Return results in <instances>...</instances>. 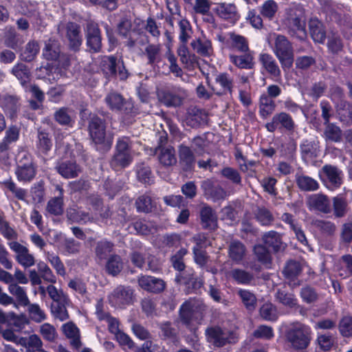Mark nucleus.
<instances>
[{
	"label": "nucleus",
	"instance_id": "nucleus-1",
	"mask_svg": "<svg viewBox=\"0 0 352 352\" xmlns=\"http://www.w3.org/2000/svg\"><path fill=\"white\" fill-rule=\"evenodd\" d=\"M267 41L283 67H290L294 61L291 44L285 36L276 33L270 34Z\"/></svg>",
	"mask_w": 352,
	"mask_h": 352
},
{
	"label": "nucleus",
	"instance_id": "nucleus-2",
	"mask_svg": "<svg viewBox=\"0 0 352 352\" xmlns=\"http://www.w3.org/2000/svg\"><path fill=\"white\" fill-rule=\"evenodd\" d=\"M15 174L21 182H30L35 177L36 168L29 153L25 151L19 153Z\"/></svg>",
	"mask_w": 352,
	"mask_h": 352
},
{
	"label": "nucleus",
	"instance_id": "nucleus-3",
	"mask_svg": "<svg viewBox=\"0 0 352 352\" xmlns=\"http://www.w3.org/2000/svg\"><path fill=\"white\" fill-rule=\"evenodd\" d=\"M133 151L129 140L126 138L120 139L116 145V152L111 160L113 168H121L129 166L133 160Z\"/></svg>",
	"mask_w": 352,
	"mask_h": 352
},
{
	"label": "nucleus",
	"instance_id": "nucleus-4",
	"mask_svg": "<svg viewBox=\"0 0 352 352\" xmlns=\"http://www.w3.org/2000/svg\"><path fill=\"white\" fill-rule=\"evenodd\" d=\"M202 305L201 302L195 300L185 302L180 308V318L182 321L190 329L198 323V319L201 316Z\"/></svg>",
	"mask_w": 352,
	"mask_h": 352
},
{
	"label": "nucleus",
	"instance_id": "nucleus-5",
	"mask_svg": "<svg viewBox=\"0 0 352 352\" xmlns=\"http://www.w3.org/2000/svg\"><path fill=\"white\" fill-rule=\"evenodd\" d=\"M309 329L302 324L296 323L289 329L287 333V340L293 348L304 349L309 344Z\"/></svg>",
	"mask_w": 352,
	"mask_h": 352
},
{
	"label": "nucleus",
	"instance_id": "nucleus-6",
	"mask_svg": "<svg viewBox=\"0 0 352 352\" xmlns=\"http://www.w3.org/2000/svg\"><path fill=\"white\" fill-rule=\"evenodd\" d=\"M319 175L324 185L331 190L338 188L342 184V172L336 166H324Z\"/></svg>",
	"mask_w": 352,
	"mask_h": 352
},
{
	"label": "nucleus",
	"instance_id": "nucleus-7",
	"mask_svg": "<svg viewBox=\"0 0 352 352\" xmlns=\"http://www.w3.org/2000/svg\"><path fill=\"white\" fill-rule=\"evenodd\" d=\"M306 16L305 10L301 8L296 9L294 14H290L289 23L292 30L296 34V36L302 40L306 38L307 32L305 30Z\"/></svg>",
	"mask_w": 352,
	"mask_h": 352
},
{
	"label": "nucleus",
	"instance_id": "nucleus-8",
	"mask_svg": "<svg viewBox=\"0 0 352 352\" xmlns=\"http://www.w3.org/2000/svg\"><path fill=\"white\" fill-rule=\"evenodd\" d=\"M208 340L216 346H223L227 342H234L237 338L236 333L222 331L219 327L206 331Z\"/></svg>",
	"mask_w": 352,
	"mask_h": 352
},
{
	"label": "nucleus",
	"instance_id": "nucleus-9",
	"mask_svg": "<svg viewBox=\"0 0 352 352\" xmlns=\"http://www.w3.org/2000/svg\"><path fill=\"white\" fill-rule=\"evenodd\" d=\"M89 134L96 144L109 146L111 142L106 138L105 126L98 118H93L89 122Z\"/></svg>",
	"mask_w": 352,
	"mask_h": 352
},
{
	"label": "nucleus",
	"instance_id": "nucleus-10",
	"mask_svg": "<svg viewBox=\"0 0 352 352\" xmlns=\"http://www.w3.org/2000/svg\"><path fill=\"white\" fill-rule=\"evenodd\" d=\"M58 32L60 34H66L69 45L73 49H77L82 43V38L80 35L79 27L78 25L69 23H61L58 26Z\"/></svg>",
	"mask_w": 352,
	"mask_h": 352
},
{
	"label": "nucleus",
	"instance_id": "nucleus-11",
	"mask_svg": "<svg viewBox=\"0 0 352 352\" xmlns=\"http://www.w3.org/2000/svg\"><path fill=\"white\" fill-rule=\"evenodd\" d=\"M10 247L15 252V259L21 265L24 267H30L35 264L34 256L30 253L26 247L18 242L10 243Z\"/></svg>",
	"mask_w": 352,
	"mask_h": 352
},
{
	"label": "nucleus",
	"instance_id": "nucleus-12",
	"mask_svg": "<svg viewBox=\"0 0 352 352\" xmlns=\"http://www.w3.org/2000/svg\"><path fill=\"white\" fill-rule=\"evenodd\" d=\"M133 292L129 288L118 287L109 296L110 303L114 307H122L132 300Z\"/></svg>",
	"mask_w": 352,
	"mask_h": 352
},
{
	"label": "nucleus",
	"instance_id": "nucleus-13",
	"mask_svg": "<svg viewBox=\"0 0 352 352\" xmlns=\"http://www.w3.org/2000/svg\"><path fill=\"white\" fill-rule=\"evenodd\" d=\"M307 204L310 210H318L323 213H329L331 211L328 197L322 194H314L309 196Z\"/></svg>",
	"mask_w": 352,
	"mask_h": 352
},
{
	"label": "nucleus",
	"instance_id": "nucleus-14",
	"mask_svg": "<svg viewBox=\"0 0 352 352\" xmlns=\"http://www.w3.org/2000/svg\"><path fill=\"white\" fill-rule=\"evenodd\" d=\"M279 126L287 130H292L294 122L289 115L282 112L274 116L272 122L266 124V128L270 132L275 131Z\"/></svg>",
	"mask_w": 352,
	"mask_h": 352
},
{
	"label": "nucleus",
	"instance_id": "nucleus-15",
	"mask_svg": "<svg viewBox=\"0 0 352 352\" xmlns=\"http://www.w3.org/2000/svg\"><path fill=\"white\" fill-rule=\"evenodd\" d=\"M87 44L94 52H98L101 47L100 32L96 24L89 23L87 25Z\"/></svg>",
	"mask_w": 352,
	"mask_h": 352
},
{
	"label": "nucleus",
	"instance_id": "nucleus-16",
	"mask_svg": "<svg viewBox=\"0 0 352 352\" xmlns=\"http://www.w3.org/2000/svg\"><path fill=\"white\" fill-rule=\"evenodd\" d=\"M138 283L142 289L151 292H162L165 287L162 280L153 276H142L139 278Z\"/></svg>",
	"mask_w": 352,
	"mask_h": 352
},
{
	"label": "nucleus",
	"instance_id": "nucleus-17",
	"mask_svg": "<svg viewBox=\"0 0 352 352\" xmlns=\"http://www.w3.org/2000/svg\"><path fill=\"white\" fill-rule=\"evenodd\" d=\"M96 313L99 320H105L107 322L109 330L111 333L116 336L120 332L118 321L116 318L110 317L108 314L104 311L103 302L102 300L98 302Z\"/></svg>",
	"mask_w": 352,
	"mask_h": 352
},
{
	"label": "nucleus",
	"instance_id": "nucleus-18",
	"mask_svg": "<svg viewBox=\"0 0 352 352\" xmlns=\"http://www.w3.org/2000/svg\"><path fill=\"white\" fill-rule=\"evenodd\" d=\"M216 10L220 17L229 20L232 23L236 21L239 18L236 6L234 4L221 3L217 6Z\"/></svg>",
	"mask_w": 352,
	"mask_h": 352
},
{
	"label": "nucleus",
	"instance_id": "nucleus-19",
	"mask_svg": "<svg viewBox=\"0 0 352 352\" xmlns=\"http://www.w3.org/2000/svg\"><path fill=\"white\" fill-rule=\"evenodd\" d=\"M157 96L161 102L166 106L177 107L182 103L184 94H175L170 91H160Z\"/></svg>",
	"mask_w": 352,
	"mask_h": 352
},
{
	"label": "nucleus",
	"instance_id": "nucleus-20",
	"mask_svg": "<svg viewBox=\"0 0 352 352\" xmlns=\"http://www.w3.org/2000/svg\"><path fill=\"white\" fill-rule=\"evenodd\" d=\"M195 51L203 56H210L213 54L212 43L206 37L199 38L191 43Z\"/></svg>",
	"mask_w": 352,
	"mask_h": 352
},
{
	"label": "nucleus",
	"instance_id": "nucleus-21",
	"mask_svg": "<svg viewBox=\"0 0 352 352\" xmlns=\"http://www.w3.org/2000/svg\"><path fill=\"white\" fill-rule=\"evenodd\" d=\"M62 329L65 336L70 340L71 344L76 349L79 348L81 342L78 328L73 322H67L63 325Z\"/></svg>",
	"mask_w": 352,
	"mask_h": 352
},
{
	"label": "nucleus",
	"instance_id": "nucleus-22",
	"mask_svg": "<svg viewBox=\"0 0 352 352\" xmlns=\"http://www.w3.org/2000/svg\"><path fill=\"white\" fill-rule=\"evenodd\" d=\"M228 45L234 50L241 52H250L247 39L241 35L234 33H230L228 38Z\"/></svg>",
	"mask_w": 352,
	"mask_h": 352
},
{
	"label": "nucleus",
	"instance_id": "nucleus-23",
	"mask_svg": "<svg viewBox=\"0 0 352 352\" xmlns=\"http://www.w3.org/2000/svg\"><path fill=\"white\" fill-rule=\"evenodd\" d=\"M311 36L315 42L322 43L325 40V32L322 23L316 19H311L309 23Z\"/></svg>",
	"mask_w": 352,
	"mask_h": 352
},
{
	"label": "nucleus",
	"instance_id": "nucleus-24",
	"mask_svg": "<svg viewBox=\"0 0 352 352\" xmlns=\"http://www.w3.org/2000/svg\"><path fill=\"white\" fill-rule=\"evenodd\" d=\"M244 55H230V61L234 64L236 67L242 69H250L252 67L253 56L251 52H245Z\"/></svg>",
	"mask_w": 352,
	"mask_h": 352
},
{
	"label": "nucleus",
	"instance_id": "nucleus-25",
	"mask_svg": "<svg viewBox=\"0 0 352 352\" xmlns=\"http://www.w3.org/2000/svg\"><path fill=\"white\" fill-rule=\"evenodd\" d=\"M260 60L266 71L274 77H278L280 71L273 57L267 54H263L260 56Z\"/></svg>",
	"mask_w": 352,
	"mask_h": 352
},
{
	"label": "nucleus",
	"instance_id": "nucleus-26",
	"mask_svg": "<svg viewBox=\"0 0 352 352\" xmlns=\"http://www.w3.org/2000/svg\"><path fill=\"white\" fill-rule=\"evenodd\" d=\"M58 172L65 178H73L80 172V168L74 162H63L57 167Z\"/></svg>",
	"mask_w": 352,
	"mask_h": 352
},
{
	"label": "nucleus",
	"instance_id": "nucleus-27",
	"mask_svg": "<svg viewBox=\"0 0 352 352\" xmlns=\"http://www.w3.org/2000/svg\"><path fill=\"white\" fill-rule=\"evenodd\" d=\"M201 219L205 227L210 229H214L217 227V215L210 207H203L201 210Z\"/></svg>",
	"mask_w": 352,
	"mask_h": 352
},
{
	"label": "nucleus",
	"instance_id": "nucleus-28",
	"mask_svg": "<svg viewBox=\"0 0 352 352\" xmlns=\"http://www.w3.org/2000/svg\"><path fill=\"white\" fill-rule=\"evenodd\" d=\"M9 292L16 297L19 303L23 306L29 304V299L23 287L17 284L12 283L8 287Z\"/></svg>",
	"mask_w": 352,
	"mask_h": 352
},
{
	"label": "nucleus",
	"instance_id": "nucleus-29",
	"mask_svg": "<svg viewBox=\"0 0 352 352\" xmlns=\"http://www.w3.org/2000/svg\"><path fill=\"white\" fill-rule=\"evenodd\" d=\"M245 254L244 245L239 241H233L229 248V256L234 261H241Z\"/></svg>",
	"mask_w": 352,
	"mask_h": 352
},
{
	"label": "nucleus",
	"instance_id": "nucleus-30",
	"mask_svg": "<svg viewBox=\"0 0 352 352\" xmlns=\"http://www.w3.org/2000/svg\"><path fill=\"white\" fill-rule=\"evenodd\" d=\"M56 190L58 191V197L48 202L47 208L49 212L58 215L63 212V190L58 186H56Z\"/></svg>",
	"mask_w": 352,
	"mask_h": 352
},
{
	"label": "nucleus",
	"instance_id": "nucleus-31",
	"mask_svg": "<svg viewBox=\"0 0 352 352\" xmlns=\"http://www.w3.org/2000/svg\"><path fill=\"white\" fill-rule=\"evenodd\" d=\"M37 148L42 153H47L52 146V142L47 133L43 131H38Z\"/></svg>",
	"mask_w": 352,
	"mask_h": 352
},
{
	"label": "nucleus",
	"instance_id": "nucleus-32",
	"mask_svg": "<svg viewBox=\"0 0 352 352\" xmlns=\"http://www.w3.org/2000/svg\"><path fill=\"white\" fill-rule=\"evenodd\" d=\"M297 184L300 189L306 191L316 190L319 188V184L316 180L305 175L298 176Z\"/></svg>",
	"mask_w": 352,
	"mask_h": 352
},
{
	"label": "nucleus",
	"instance_id": "nucleus-33",
	"mask_svg": "<svg viewBox=\"0 0 352 352\" xmlns=\"http://www.w3.org/2000/svg\"><path fill=\"white\" fill-rule=\"evenodd\" d=\"M275 109L274 102L267 96L263 95L260 98V113L263 118H267Z\"/></svg>",
	"mask_w": 352,
	"mask_h": 352
},
{
	"label": "nucleus",
	"instance_id": "nucleus-34",
	"mask_svg": "<svg viewBox=\"0 0 352 352\" xmlns=\"http://www.w3.org/2000/svg\"><path fill=\"white\" fill-rule=\"evenodd\" d=\"M238 294L246 309H248L249 311H252L255 309L256 298L254 294L248 290L239 289L238 291Z\"/></svg>",
	"mask_w": 352,
	"mask_h": 352
},
{
	"label": "nucleus",
	"instance_id": "nucleus-35",
	"mask_svg": "<svg viewBox=\"0 0 352 352\" xmlns=\"http://www.w3.org/2000/svg\"><path fill=\"white\" fill-rule=\"evenodd\" d=\"M116 60L113 56H105L101 61V69L107 76H112L117 74Z\"/></svg>",
	"mask_w": 352,
	"mask_h": 352
},
{
	"label": "nucleus",
	"instance_id": "nucleus-36",
	"mask_svg": "<svg viewBox=\"0 0 352 352\" xmlns=\"http://www.w3.org/2000/svg\"><path fill=\"white\" fill-rule=\"evenodd\" d=\"M28 311L30 318L36 322H41L46 319V314L45 311L41 308L38 304H29L28 305Z\"/></svg>",
	"mask_w": 352,
	"mask_h": 352
},
{
	"label": "nucleus",
	"instance_id": "nucleus-37",
	"mask_svg": "<svg viewBox=\"0 0 352 352\" xmlns=\"http://www.w3.org/2000/svg\"><path fill=\"white\" fill-rule=\"evenodd\" d=\"M47 292L54 303L68 304L69 298L62 291L57 289L54 285H49Z\"/></svg>",
	"mask_w": 352,
	"mask_h": 352
},
{
	"label": "nucleus",
	"instance_id": "nucleus-38",
	"mask_svg": "<svg viewBox=\"0 0 352 352\" xmlns=\"http://www.w3.org/2000/svg\"><path fill=\"white\" fill-rule=\"evenodd\" d=\"M263 241L268 248H271L275 251L280 247V237L276 232L270 231L266 233L263 236Z\"/></svg>",
	"mask_w": 352,
	"mask_h": 352
},
{
	"label": "nucleus",
	"instance_id": "nucleus-39",
	"mask_svg": "<svg viewBox=\"0 0 352 352\" xmlns=\"http://www.w3.org/2000/svg\"><path fill=\"white\" fill-rule=\"evenodd\" d=\"M334 214L336 217H343L347 210V203L346 199L338 195L333 199Z\"/></svg>",
	"mask_w": 352,
	"mask_h": 352
},
{
	"label": "nucleus",
	"instance_id": "nucleus-40",
	"mask_svg": "<svg viewBox=\"0 0 352 352\" xmlns=\"http://www.w3.org/2000/svg\"><path fill=\"white\" fill-rule=\"evenodd\" d=\"M39 332L43 339L54 342L57 336V332L54 327L49 323H44L40 326Z\"/></svg>",
	"mask_w": 352,
	"mask_h": 352
},
{
	"label": "nucleus",
	"instance_id": "nucleus-41",
	"mask_svg": "<svg viewBox=\"0 0 352 352\" xmlns=\"http://www.w3.org/2000/svg\"><path fill=\"white\" fill-rule=\"evenodd\" d=\"M278 10L277 3L273 0L266 1L261 8V14L265 18L272 19Z\"/></svg>",
	"mask_w": 352,
	"mask_h": 352
},
{
	"label": "nucleus",
	"instance_id": "nucleus-42",
	"mask_svg": "<svg viewBox=\"0 0 352 352\" xmlns=\"http://www.w3.org/2000/svg\"><path fill=\"white\" fill-rule=\"evenodd\" d=\"M39 52L38 44L35 41L29 42L24 51L21 54V57L26 61L32 60Z\"/></svg>",
	"mask_w": 352,
	"mask_h": 352
},
{
	"label": "nucleus",
	"instance_id": "nucleus-43",
	"mask_svg": "<svg viewBox=\"0 0 352 352\" xmlns=\"http://www.w3.org/2000/svg\"><path fill=\"white\" fill-rule=\"evenodd\" d=\"M123 265L121 258L118 256H113L107 261V271L112 274H118L122 269Z\"/></svg>",
	"mask_w": 352,
	"mask_h": 352
},
{
	"label": "nucleus",
	"instance_id": "nucleus-44",
	"mask_svg": "<svg viewBox=\"0 0 352 352\" xmlns=\"http://www.w3.org/2000/svg\"><path fill=\"white\" fill-rule=\"evenodd\" d=\"M159 160L164 166H171L176 162L173 148H163L161 149Z\"/></svg>",
	"mask_w": 352,
	"mask_h": 352
},
{
	"label": "nucleus",
	"instance_id": "nucleus-45",
	"mask_svg": "<svg viewBox=\"0 0 352 352\" xmlns=\"http://www.w3.org/2000/svg\"><path fill=\"white\" fill-rule=\"evenodd\" d=\"M59 52V48L55 41L49 40L45 43L43 54L47 59L52 60L58 57Z\"/></svg>",
	"mask_w": 352,
	"mask_h": 352
},
{
	"label": "nucleus",
	"instance_id": "nucleus-46",
	"mask_svg": "<svg viewBox=\"0 0 352 352\" xmlns=\"http://www.w3.org/2000/svg\"><path fill=\"white\" fill-rule=\"evenodd\" d=\"M105 101L111 109L119 110L124 104L122 97L117 93H110L105 98Z\"/></svg>",
	"mask_w": 352,
	"mask_h": 352
},
{
	"label": "nucleus",
	"instance_id": "nucleus-47",
	"mask_svg": "<svg viewBox=\"0 0 352 352\" xmlns=\"http://www.w3.org/2000/svg\"><path fill=\"white\" fill-rule=\"evenodd\" d=\"M66 305L67 304L63 303H53L52 305V312L54 316L60 321H64L69 317L65 307Z\"/></svg>",
	"mask_w": 352,
	"mask_h": 352
},
{
	"label": "nucleus",
	"instance_id": "nucleus-48",
	"mask_svg": "<svg viewBox=\"0 0 352 352\" xmlns=\"http://www.w3.org/2000/svg\"><path fill=\"white\" fill-rule=\"evenodd\" d=\"M318 344L324 351H329L334 344V338L329 333L320 334L318 337Z\"/></svg>",
	"mask_w": 352,
	"mask_h": 352
},
{
	"label": "nucleus",
	"instance_id": "nucleus-49",
	"mask_svg": "<svg viewBox=\"0 0 352 352\" xmlns=\"http://www.w3.org/2000/svg\"><path fill=\"white\" fill-rule=\"evenodd\" d=\"M260 314L262 318L267 320H274L277 317L276 309L271 303L264 304L260 309Z\"/></svg>",
	"mask_w": 352,
	"mask_h": 352
},
{
	"label": "nucleus",
	"instance_id": "nucleus-50",
	"mask_svg": "<svg viewBox=\"0 0 352 352\" xmlns=\"http://www.w3.org/2000/svg\"><path fill=\"white\" fill-rule=\"evenodd\" d=\"M180 34L179 39L183 43H186L191 36V28L188 21L182 20L179 23Z\"/></svg>",
	"mask_w": 352,
	"mask_h": 352
},
{
	"label": "nucleus",
	"instance_id": "nucleus-51",
	"mask_svg": "<svg viewBox=\"0 0 352 352\" xmlns=\"http://www.w3.org/2000/svg\"><path fill=\"white\" fill-rule=\"evenodd\" d=\"M12 73L22 83L27 82L29 79V71L23 64L15 65L12 69Z\"/></svg>",
	"mask_w": 352,
	"mask_h": 352
},
{
	"label": "nucleus",
	"instance_id": "nucleus-52",
	"mask_svg": "<svg viewBox=\"0 0 352 352\" xmlns=\"http://www.w3.org/2000/svg\"><path fill=\"white\" fill-rule=\"evenodd\" d=\"M254 253L257 258L263 264L268 265L270 262V255L267 248L258 245L254 247Z\"/></svg>",
	"mask_w": 352,
	"mask_h": 352
},
{
	"label": "nucleus",
	"instance_id": "nucleus-53",
	"mask_svg": "<svg viewBox=\"0 0 352 352\" xmlns=\"http://www.w3.org/2000/svg\"><path fill=\"white\" fill-rule=\"evenodd\" d=\"M324 135L327 139L338 142L340 140L341 131L338 126L329 124L326 127Z\"/></svg>",
	"mask_w": 352,
	"mask_h": 352
},
{
	"label": "nucleus",
	"instance_id": "nucleus-54",
	"mask_svg": "<svg viewBox=\"0 0 352 352\" xmlns=\"http://www.w3.org/2000/svg\"><path fill=\"white\" fill-rule=\"evenodd\" d=\"M216 82L223 88V91H231L232 81L230 76L225 73L218 74L215 78Z\"/></svg>",
	"mask_w": 352,
	"mask_h": 352
},
{
	"label": "nucleus",
	"instance_id": "nucleus-55",
	"mask_svg": "<svg viewBox=\"0 0 352 352\" xmlns=\"http://www.w3.org/2000/svg\"><path fill=\"white\" fill-rule=\"evenodd\" d=\"M38 270L41 274L42 277L47 281L55 283L56 278L50 267L44 263L39 262L37 265Z\"/></svg>",
	"mask_w": 352,
	"mask_h": 352
},
{
	"label": "nucleus",
	"instance_id": "nucleus-56",
	"mask_svg": "<svg viewBox=\"0 0 352 352\" xmlns=\"http://www.w3.org/2000/svg\"><path fill=\"white\" fill-rule=\"evenodd\" d=\"M301 271L300 265L296 261H289L287 263L284 270L285 276L292 278L297 276Z\"/></svg>",
	"mask_w": 352,
	"mask_h": 352
},
{
	"label": "nucleus",
	"instance_id": "nucleus-57",
	"mask_svg": "<svg viewBox=\"0 0 352 352\" xmlns=\"http://www.w3.org/2000/svg\"><path fill=\"white\" fill-rule=\"evenodd\" d=\"M180 160L185 162L187 166H190L194 162V156L191 150L186 146L179 147Z\"/></svg>",
	"mask_w": 352,
	"mask_h": 352
},
{
	"label": "nucleus",
	"instance_id": "nucleus-58",
	"mask_svg": "<svg viewBox=\"0 0 352 352\" xmlns=\"http://www.w3.org/2000/svg\"><path fill=\"white\" fill-rule=\"evenodd\" d=\"M3 338L10 342H14L17 344H20L26 346L27 340L25 338H19L14 332L11 330H6L2 333Z\"/></svg>",
	"mask_w": 352,
	"mask_h": 352
},
{
	"label": "nucleus",
	"instance_id": "nucleus-59",
	"mask_svg": "<svg viewBox=\"0 0 352 352\" xmlns=\"http://www.w3.org/2000/svg\"><path fill=\"white\" fill-rule=\"evenodd\" d=\"M340 331L346 337L352 336V318L346 316L340 323Z\"/></svg>",
	"mask_w": 352,
	"mask_h": 352
},
{
	"label": "nucleus",
	"instance_id": "nucleus-60",
	"mask_svg": "<svg viewBox=\"0 0 352 352\" xmlns=\"http://www.w3.org/2000/svg\"><path fill=\"white\" fill-rule=\"evenodd\" d=\"M231 274L234 280H236L239 283L242 284L249 283L252 278V276L251 274L240 270H233Z\"/></svg>",
	"mask_w": 352,
	"mask_h": 352
},
{
	"label": "nucleus",
	"instance_id": "nucleus-61",
	"mask_svg": "<svg viewBox=\"0 0 352 352\" xmlns=\"http://www.w3.org/2000/svg\"><path fill=\"white\" fill-rule=\"evenodd\" d=\"M254 336L258 338L270 339L274 336V333L270 327L261 325L255 330Z\"/></svg>",
	"mask_w": 352,
	"mask_h": 352
},
{
	"label": "nucleus",
	"instance_id": "nucleus-62",
	"mask_svg": "<svg viewBox=\"0 0 352 352\" xmlns=\"http://www.w3.org/2000/svg\"><path fill=\"white\" fill-rule=\"evenodd\" d=\"M47 259L49 262L52 264V265L55 268L56 272L58 274L61 276H64L65 274V270L64 265L60 261L58 256L53 254H49L47 256Z\"/></svg>",
	"mask_w": 352,
	"mask_h": 352
},
{
	"label": "nucleus",
	"instance_id": "nucleus-63",
	"mask_svg": "<svg viewBox=\"0 0 352 352\" xmlns=\"http://www.w3.org/2000/svg\"><path fill=\"white\" fill-rule=\"evenodd\" d=\"M277 298L282 304L291 308L296 305V299L291 294H284L282 292H278Z\"/></svg>",
	"mask_w": 352,
	"mask_h": 352
},
{
	"label": "nucleus",
	"instance_id": "nucleus-64",
	"mask_svg": "<svg viewBox=\"0 0 352 352\" xmlns=\"http://www.w3.org/2000/svg\"><path fill=\"white\" fill-rule=\"evenodd\" d=\"M112 249V245L108 241H101L98 244L96 248L97 256L100 258H104Z\"/></svg>",
	"mask_w": 352,
	"mask_h": 352
}]
</instances>
